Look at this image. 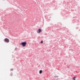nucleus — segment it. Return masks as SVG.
<instances>
[{
    "mask_svg": "<svg viewBox=\"0 0 80 80\" xmlns=\"http://www.w3.org/2000/svg\"><path fill=\"white\" fill-rule=\"evenodd\" d=\"M55 77H58V76H55Z\"/></svg>",
    "mask_w": 80,
    "mask_h": 80,
    "instance_id": "0eeeda50",
    "label": "nucleus"
},
{
    "mask_svg": "<svg viewBox=\"0 0 80 80\" xmlns=\"http://www.w3.org/2000/svg\"><path fill=\"white\" fill-rule=\"evenodd\" d=\"M37 32L38 33L42 32V30L41 29H38V31Z\"/></svg>",
    "mask_w": 80,
    "mask_h": 80,
    "instance_id": "7ed1b4c3",
    "label": "nucleus"
},
{
    "mask_svg": "<svg viewBox=\"0 0 80 80\" xmlns=\"http://www.w3.org/2000/svg\"><path fill=\"white\" fill-rule=\"evenodd\" d=\"M27 44V42H22L20 45H22L23 47H25L26 46Z\"/></svg>",
    "mask_w": 80,
    "mask_h": 80,
    "instance_id": "f257e3e1",
    "label": "nucleus"
},
{
    "mask_svg": "<svg viewBox=\"0 0 80 80\" xmlns=\"http://www.w3.org/2000/svg\"><path fill=\"white\" fill-rule=\"evenodd\" d=\"M41 42L42 43H43V42L42 41Z\"/></svg>",
    "mask_w": 80,
    "mask_h": 80,
    "instance_id": "423d86ee",
    "label": "nucleus"
},
{
    "mask_svg": "<svg viewBox=\"0 0 80 80\" xmlns=\"http://www.w3.org/2000/svg\"><path fill=\"white\" fill-rule=\"evenodd\" d=\"M12 70H13L12 69H11V71H12Z\"/></svg>",
    "mask_w": 80,
    "mask_h": 80,
    "instance_id": "6e6552de",
    "label": "nucleus"
},
{
    "mask_svg": "<svg viewBox=\"0 0 80 80\" xmlns=\"http://www.w3.org/2000/svg\"><path fill=\"white\" fill-rule=\"evenodd\" d=\"M76 78V77H73V80H75V78Z\"/></svg>",
    "mask_w": 80,
    "mask_h": 80,
    "instance_id": "39448f33",
    "label": "nucleus"
},
{
    "mask_svg": "<svg viewBox=\"0 0 80 80\" xmlns=\"http://www.w3.org/2000/svg\"><path fill=\"white\" fill-rule=\"evenodd\" d=\"M42 73V70H40L39 72L40 74H41Z\"/></svg>",
    "mask_w": 80,
    "mask_h": 80,
    "instance_id": "20e7f679",
    "label": "nucleus"
},
{
    "mask_svg": "<svg viewBox=\"0 0 80 80\" xmlns=\"http://www.w3.org/2000/svg\"><path fill=\"white\" fill-rule=\"evenodd\" d=\"M4 41L5 42L8 43L9 41V39L7 38H5Z\"/></svg>",
    "mask_w": 80,
    "mask_h": 80,
    "instance_id": "f03ea898",
    "label": "nucleus"
}]
</instances>
